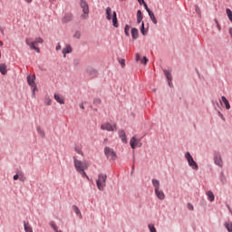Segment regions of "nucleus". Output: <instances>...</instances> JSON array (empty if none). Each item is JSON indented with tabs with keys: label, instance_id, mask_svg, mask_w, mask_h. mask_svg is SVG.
<instances>
[{
	"label": "nucleus",
	"instance_id": "nucleus-14",
	"mask_svg": "<svg viewBox=\"0 0 232 232\" xmlns=\"http://www.w3.org/2000/svg\"><path fill=\"white\" fill-rule=\"evenodd\" d=\"M27 82L29 86L35 87V75L27 76Z\"/></svg>",
	"mask_w": 232,
	"mask_h": 232
},
{
	"label": "nucleus",
	"instance_id": "nucleus-6",
	"mask_svg": "<svg viewBox=\"0 0 232 232\" xmlns=\"http://www.w3.org/2000/svg\"><path fill=\"white\" fill-rule=\"evenodd\" d=\"M80 6L83 12L81 15L82 19H88V15L90 14V6L88 5V2L85 0H81Z\"/></svg>",
	"mask_w": 232,
	"mask_h": 232
},
{
	"label": "nucleus",
	"instance_id": "nucleus-41",
	"mask_svg": "<svg viewBox=\"0 0 232 232\" xmlns=\"http://www.w3.org/2000/svg\"><path fill=\"white\" fill-rule=\"evenodd\" d=\"M46 106H50L52 104V100L48 98L45 102Z\"/></svg>",
	"mask_w": 232,
	"mask_h": 232
},
{
	"label": "nucleus",
	"instance_id": "nucleus-45",
	"mask_svg": "<svg viewBox=\"0 0 232 232\" xmlns=\"http://www.w3.org/2000/svg\"><path fill=\"white\" fill-rule=\"evenodd\" d=\"M14 180H19V175H17V174L14 175Z\"/></svg>",
	"mask_w": 232,
	"mask_h": 232
},
{
	"label": "nucleus",
	"instance_id": "nucleus-2",
	"mask_svg": "<svg viewBox=\"0 0 232 232\" xmlns=\"http://www.w3.org/2000/svg\"><path fill=\"white\" fill-rule=\"evenodd\" d=\"M152 186L154 188L155 195L159 200H164V198H166V195L164 194V191L160 189V181H159V179H153Z\"/></svg>",
	"mask_w": 232,
	"mask_h": 232
},
{
	"label": "nucleus",
	"instance_id": "nucleus-49",
	"mask_svg": "<svg viewBox=\"0 0 232 232\" xmlns=\"http://www.w3.org/2000/svg\"><path fill=\"white\" fill-rule=\"evenodd\" d=\"M138 3H140V5H142L144 3V0H138Z\"/></svg>",
	"mask_w": 232,
	"mask_h": 232
},
{
	"label": "nucleus",
	"instance_id": "nucleus-23",
	"mask_svg": "<svg viewBox=\"0 0 232 232\" xmlns=\"http://www.w3.org/2000/svg\"><path fill=\"white\" fill-rule=\"evenodd\" d=\"M149 16L150 17V21H152V23L154 24H157V18L155 17V14H153V12L149 11Z\"/></svg>",
	"mask_w": 232,
	"mask_h": 232
},
{
	"label": "nucleus",
	"instance_id": "nucleus-29",
	"mask_svg": "<svg viewBox=\"0 0 232 232\" xmlns=\"http://www.w3.org/2000/svg\"><path fill=\"white\" fill-rule=\"evenodd\" d=\"M225 227L228 232H232V223L226 222Z\"/></svg>",
	"mask_w": 232,
	"mask_h": 232
},
{
	"label": "nucleus",
	"instance_id": "nucleus-16",
	"mask_svg": "<svg viewBox=\"0 0 232 232\" xmlns=\"http://www.w3.org/2000/svg\"><path fill=\"white\" fill-rule=\"evenodd\" d=\"M221 101L227 110H231V105L229 104V101H227V98H226V96H222Z\"/></svg>",
	"mask_w": 232,
	"mask_h": 232
},
{
	"label": "nucleus",
	"instance_id": "nucleus-7",
	"mask_svg": "<svg viewBox=\"0 0 232 232\" xmlns=\"http://www.w3.org/2000/svg\"><path fill=\"white\" fill-rule=\"evenodd\" d=\"M185 158L188 160V166L192 169H195L197 171V169H198V165L197 164V161L195 160H193V156H191V154L189 152H187L185 154Z\"/></svg>",
	"mask_w": 232,
	"mask_h": 232
},
{
	"label": "nucleus",
	"instance_id": "nucleus-19",
	"mask_svg": "<svg viewBox=\"0 0 232 232\" xmlns=\"http://www.w3.org/2000/svg\"><path fill=\"white\" fill-rule=\"evenodd\" d=\"M66 53H72V46L66 45V46L63 49V57H66Z\"/></svg>",
	"mask_w": 232,
	"mask_h": 232
},
{
	"label": "nucleus",
	"instance_id": "nucleus-12",
	"mask_svg": "<svg viewBox=\"0 0 232 232\" xmlns=\"http://www.w3.org/2000/svg\"><path fill=\"white\" fill-rule=\"evenodd\" d=\"M87 73L91 79H95V77H97V75H99V72H97V70H95L93 68L87 69Z\"/></svg>",
	"mask_w": 232,
	"mask_h": 232
},
{
	"label": "nucleus",
	"instance_id": "nucleus-27",
	"mask_svg": "<svg viewBox=\"0 0 232 232\" xmlns=\"http://www.w3.org/2000/svg\"><path fill=\"white\" fill-rule=\"evenodd\" d=\"M207 196L210 202H213V200H215V195L211 191H208Z\"/></svg>",
	"mask_w": 232,
	"mask_h": 232
},
{
	"label": "nucleus",
	"instance_id": "nucleus-35",
	"mask_svg": "<svg viewBox=\"0 0 232 232\" xmlns=\"http://www.w3.org/2000/svg\"><path fill=\"white\" fill-rule=\"evenodd\" d=\"M149 229L150 232H157V229L155 228V226L150 224L149 225Z\"/></svg>",
	"mask_w": 232,
	"mask_h": 232
},
{
	"label": "nucleus",
	"instance_id": "nucleus-43",
	"mask_svg": "<svg viewBox=\"0 0 232 232\" xmlns=\"http://www.w3.org/2000/svg\"><path fill=\"white\" fill-rule=\"evenodd\" d=\"M140 61V54L136 53V63H139Z\"/></svg>",
	"mask_w": 232,
	"mask_h": 232
},
{
	"label": "nucleus",
	"instance_id": "nucleus-28",
	"mask_svg": "<svg viewBox=\"0 0 232 232\" xmlns=\"http://www.w3.org/2000/svg\"><path fill=\"white\" fill-rule=\"evenodd\" d=\"M74 151L78 153V155H84V153H82V149H81V147H75Z\"/></svg>",
	"mask_w": 232,
	"mask_h": 232
},
{
	"label": "nucleus",
	"instance_id": "nucleus-52",
	"mask_svg": "<svg viewBox=\"0 0 232 232\" xmlns=\"http://www.w3.org/2000/svg\"><path fill=\"white\" fill-rule=\"evenodd\" d=\"M0 46H3V41H0Z\"/></svg>",
	"mask_w": 232,
	"mask_h": 232
},
{
	"label": "nucleus",
	"instance_id": "nucleus-48",
	"mask_svg": "<svg viewBox=\"0 0 232 232\" xmlns=\"http://www.w3.org/2000/svg\"><path fill=\"white\" fill-rule=\"evenodd\" d=\"M218 115H219V117H221L222 119H224V115H223L220 111H218Z\"/></svg>",
	"mask_w": 232,
	"mask_h": 232
},
{
	"label": "nucleus",
	"instance_id": "nucleus-31",
	"mask_svg": "<svg viewBox=\"0 0 232 232\" xmlns=\"http://www.w3.org/2000/svg\"><path fill=\"white\" fill-rule=\"evenodd\" d=\"M124 32L125 35H127V37H130V25L125 26Z\"/></svg>",
	"mask_w": 232,
	"mask_h": 232
},
{
	"label": "nucleus",
	"instance_id": "nucleus-38",
	"mask_svg": "<svg viewBox=\"0 0 232 232\" xmlns=\"http://www.w3.org/2000/svg\"><path fill=\"white\" fill-rule=\"evenodd\" d=\"M141 64H147L148 63V59L146 58V56L143 57L142 60H140Z\"/></svg>",
	"mask_w": 232,
	"mask_h": 232
},
{
	"label": "nucleus",
	"instance_id": "nucleus-13",
	"mask_svg": "<svg viewBox=\"0 0 232 232\" xmlns=\"http://www.w3.org/2000/svg\"><path fill=\"white\" fill-rule=\"evenodd\" d=\"M119 137L121 140V141L123 142V144H127L128 143V138L126 137V132L124 130H119Z\"/></svg>",
	"mask_w": 232,
	"mask_h": 232
},
{
	"label": "nucleus",
	"instance_id": "nucleus-46",
	"mask_svg": "<svg viewBox=\"0 0 232 232\" xmlns=\"http://www.w3.org/2000/svg\"><path fill=\"white\" fill-rule=\"evenodd\" d=\"M188 209H190L191 211H193V205L188 204Z\"/></svg>",
	"mask_w": 232,
	"mask_h": 232
},
{
	"label": "nucleus",
	"instance_id": "nucleus-26",
	"mask_svg": "<svg viewBox=\"0 0 232 232\" xmlns=\"http://www.w3.org/2000/svg\"><path fill=\"white\" fill-rule=\"evenodd\" d=\"M36 131H37V133H39L40 136H42L43 138L45 137L44 130L41 128V126L36 127Z\"/></svg>",
	"mask_w": 232,
	"mask_h": 232
},
{
	"label": "nucleus",
	"instance_id": "nucleus-24",
	"mask_svg": "<svg viewBox=\"0 0 232 232\" xmlns=\"http://www.w3.org/2000/svg\"><path fill=\"white\" fill-rule=\"evenodd\" d=\"M131 35L133 39H137L139 37V29L132 28L131 29Z\"/></svg>",
	"mask_w": 232,
	"mask_h": 232
},
{
	"label": "nucleus",
	"instance_id": "nucleus-36",
	"mask_svg": "<svg viewBox=\"0 0 232 232\" xmlns=\"http://www.w3.org/2000/svg\"><path fill=\"white\" fill-rule=\"evenodd\" d=\"M73 37H75V39H81V33L80 31H76Z\"/></svg>",
	"mask_w": 232,
	"mask_h": 232
},
{
	"label": "nucleus",
	"instance_id": "nucleus-47",
	"mask_svg": "<svg viewBox=\"0 0 232 232\" xmlns=\"http://www.w3.org/2000/svg\"><path fill=\"white\" fill-rule=\"evenodd\" d=\"M56 50H57V51L61 50V44H58V45L56 46Z\"/></svg>",
	"mask_w": 232,
	"mask_h": 232
},
{
	"label": "nucleus",
	"instance_id": "nucleus-39",
	"mask_svg": "<svg viewBox=\"0 0 232 232\" xmlns=\"http://www.w3.org/2000/svg\"><path fill=\"white\" fill-rule=\"evenodd\" d=\"M221 182H222L223 184L226 183V176H224V173H221Z\"/></svg>",
	"mask_w": 232,
	"mask_h": 232
},
{
	"label": "nucleus",
	"instance_id": "nucleus-50",
	"mask_svg": "<svg viewBox=\"0 0 232 232\" xmlns=\"http://www.w3.org/2000/svg\"><path fill=\"white\" fill-rule=\"evenodd\" d=\"M80 108H81L82 110H84V105H83V104H81V105H80Z\"/></svg>",
	"mask_w": 232,
	"mask_h": 232
},
{
	"label": "nucleus",
	"instance_id": "nucleus-37",
	"mask_svg": "<svg viewBox=\"0 0 232 232\" xmlns=\"http://www.w3.org/2000/svg\"><path fill=\"white\" fill-rule=\"evenodd\" d=\"M119 63H120V64H121V67H122V68H124V66H126V62H125L124 59H120V60H119Z\"/></svg>",
	"mask_w": 232,
	"mask_h": 232
},
{
	"label": "nucleus",
	"instance_id": "nucleus-17",
	"mask_svg": "<svg viewBox=\"0 0 232 232\" xmlns=\"http://www.w3.org/2000/svg\"><path fill=\"white\" fill-rule=\"evenodd\" d=\"M73 19V15L72 14H67L63 18V23H70Z\"/></svg>",
	"mask_w": 232,
	"mask_h": 232
},
{
	"label": "nucleus",
	"instance_id": "nucleus-33",
	"mask_svg": "<svg viewBox=\"0 0 232 232\" xmlns=\"http://www.w3.org/2000/svg\"><path fill=\"white\" fill-rule=\"evenodd\" d=\"M78 173H80V175H82V177H85L87 179V180H90V177H88V175L84 172V170H82Z\"/></svg>",
	"mask_w": 232,
	"mask_h": 232
},
{
	"label": "nucleus",
	"instance_id": "nucleus-51",
	"mask_svg": "<svg viewBox=\"0 0 232 232\" xmlns=\"http://www.w3.org/2000/svg\"><path fill=\"white\" fill-rule=\"evenodd\" d=\"M26 3H32V0H25Z\"/></svg>",
	"mask_w": 232,
	"mask_h": 232
},
{
	"label": "nucleus",
	"instance_id": "nucleus-9",
	"mask_svg": "<svg viewBox=\"0 0 232 232\" xmlns=\"http://www.w3.org/2000/svg\"><path fill=\"white\" fill-rule=\"evenodd\" d=\"M101 130H105L106 131H115L117 130V124H111L110 122H105L101 125Z\"/></svg>",
	"mask_w": 232,
	"mask_h": 232
},
{
	"label": "nucleus",
	"instance_id": "nucleus-4",
	"mask_svg": "<svg viewBox=\"0 0 232 232\" xmlns=\"http://www.w3.org/2000/svg\"><path fill=\"white\" fill-rule=\"evenodd\" d=\"M107 179H108V176H106V174L98 175V179L96 180V186L100 191H104V188H106Z\"/></svg>",
	"mask_w": 232,
	"mask_h": 232
},
{
	"label": "nucleus",
	"instance_id": "nucleus-8",
	"mask_svg": "<svg viewBox=\"0 0 232 232\" xmlns=\"http://www.w3.org/2000/svg\"><path fill=\"white\" fill-rule=\"evenodd\" d=\"M104 153L109 160H115V159H117V154L115 153L113 149H111L110 147H106L104 149Z\"/></svg>",
	"mask_w": 232,
	"mask_h": 232
},
{
	"label": "nucleus",
	"instance_id": "nucleus-11",
	"mask_svg": "<svg viewBox=\"0 0 232 232\" xmlns=\"http://www.w3.org/2000/svg\"><path fill=\"white\" fill-rule=\"evenodd\" d=\"M214 162L217 166H219V168H222V166H224V161L222 160V156H220V154H218V153L215 154Z\"/></svg>",
	"mask_w": 232,
	"mask_h": 232
},
{
	"label": "nucleus",
	"instance_id": "nucleus-40",
	"mask_svg": "<svg viewBox=\"0 0 232 232\" xmlns=\"http://www.w3.org/2000/svg\"><path fill=\"white\" fill-rule=\"evenodd\" d=\"M94 104H101L102 101L99 98L94 99L93 101Z\"/></svg>",
	"mask_w": 232,
	"mask_h": 232
},
{
	"label": "nucleus",
	"instance_id": "nucleus-42",
	"mask_svg": "<svg viewBox=\"0 0 232 232\" xmlns=\"http://www.w3.org/2000/svg\"><path fill=\"white\" fill-rule=\"evenodd\" d=\"M34 89H33V94H32V96L33 97H35V90H37V86L36 85H34V87H33Z\"/></svg>",
	"mask_w": 232,
	"mask_h": 232
},
{
	"label": "nucleus",
	"instance_id": "nucleus-3",
	"mask_svg": "<svg viewBox=\"0 0 232 232\" xmlns=\"http://www.w3.org/2000/svg\"><path fill=\"white\" fill-rule=\"evenodd\" d=\"M43 43H44V40H43L41 37L36 38L34 42H32L30 38L25 39V44L27 46H29L31 50H35L37 53H41V49L35 46V44H43Z\"/></svg>",
	"mask_w": 232,
	"mask_h": 232
},
{
	"label": "nucleus",
	"instance_id": "nucleus-44",
	"mask_svg": "<svg viewBox=\"0 0 232 232\" xmlns=\"http://www.w3.org/2000/svg\"><path fill=\"white\" fill-rule=\"evenodd\" d=\"M216 21V24H217V26H218V29L220 31L221 28H220V24L218 23V21L215 20Z\"/></svg>",
	"mask_w": 232,
	"mask_h": 232
},
{
	"label": "nucleus",
	"instance_id": "nucleus-25",
	"mask_svg": "<svg viewBox=\"0 0 232 232\" xmlns=\"http://www.w3.org/2000/svg\"><path fill=\"white\" fill-rule=\"evenodd\" d=\"M24 227L25 232H34L32 227H30V224L28 223H24Z\"/></svg>",
	"mask_w": 232,
	"mask_h": 232
},
{
	"label": "nucleus",
	"instance_id": "nucleus-20",
	"mask_svg": "<svg viewBox=\"0 0 232 232\" xmlns=\"http://www.w3.org/2000/svg\"><path fill=\"white\" fill-rule=\"evenodd\" d=\"M143 16H142V12L140 10H138L137 12V23L138 24H140L142 22Z\"/></svg>",
	"mask_w": 232,
	"mask_h": 232
},
{
	"label": "nucleus",
	"instance_id": "nucleus-30",
	"mask_svg": "<svg viewBox=\"0 0 232 232\" xmlns=\"http://www.w3.org/2000/svg\"><path fill=\"white\" fill-rule=\"evenodd\" d=\"M51 226L55 232H62L61 230H59V227H57V225H55V223H51Z\"/></svg>",
	"mask_w": 232,
	"mask_h": 232
},
{
	"label": "nucleus",
	"instance_id": "nucleus-34",
	"mask_svg": "<svg viewBox=\"0 0 232 232\" xmlns=\"http://www.w3.org/2000/svg\"><path fill=\"white\" fill-rule=\"evenodd\" d=\"M140 32H141V34H142L143 35H146V34H148V33L146 32V30H144V22H142V24H141Z\"/></svg>",
	"mask_w": 232,
	"mask_h": 232
},
{
	"label": "nucleus",
	"instance_id": "nucleus-1",
	"mask_svg": "<svg viewBox=\"0 0 232 232\" xmlns=\"http://www.w3.org/2000/svg\"><path fill=\"white\" fill-rule=\"evenodd\" d=\"M107 21H112L114 28H119V21L117 20V13L111 10V7H107L106 11Z\"/></svg>",
	"mask_w": 232,
	"mask_h": 232
},
{
	"label": "nucleus",
	"instance_id": "nucleus-18",
	"mask_svg": "<svg viewBox=\"0 0 232 232\" xmlns=\"http://www.w3.org/2000/svg\"><path fill=\"white\" fill-rule=\"evenodd\" d=\"M7 72L8 70L6 69V64L0 63V73H2V75H6Z\"/></svg>",
	"mask_w": 232,
	"mask_h": 232
},
{
	"label": "nucleus",
	"instance_id": "nucleus-32",
	"mask_svg": "<svg viewBox=\"0 0 232 232\" xmlns=\"http://www.w3.org/2000/svg\"><path fill=\"white\" fill-rule=\"evenodd\" d=\"M141 5H143L146 12H148V14H150V12H151V10H150V7H148V4H146V2H143Z\"/></svg>",
	"mask_w": 232,
	"mask_h": 232
},
{
	"label": "nucleus",
	"instance_id": "nucleus-5",
	"mask_svg": "<svg viewBox=\"0 0 232 232\" xmlns=\"http://www.w3.org/2000/svg\"><path fill=\"white\" fill-rule=\"evenodd\" d=\"M73 162L74 168L78 173L80 171H85V169H88V163H86V161H81L77 160V158H73Z\"/></svg>",
	"mask_w": 232,
	"mask_h": 232
},
{
	"label": "nucleus",
	"instance_id": "nucleus-21",
	"mask_svg": "<svg viewBox=\"0 0 232 232\" xmlns=\"http://www.w3.org/2000/svg\"><path fill=\"white\" fill-rule=\"evenodd\" d=\"M72 210L74 211V213L80 217V218H82V214H81V210L79 209V208L75 205L72 206Z\"/></svg>",
	"mask_w": 232,
	"mask_h": 232
},
{
	"label": "nucleus",
	"instance_id": "nucleus-10",
	"mask_svg": "<svg viewBox=\"0 0 232 232\" xmlns=\"http://www.w3.org/2000/svg\"><path fill=\"white\" fill-rule=\"evenodd\" d=\"M130 148L132 150H135L136 148H140L142 146V142H140V140L132 137L130 140Z\"/></svg>",
	"mask_w": 232,
	"mask_h": 232
},
{
	"label": "nucleus",
	"instance_id": "nucleus-22",
	"mask_svg": "<svg viewBox=\"0 0 232 232\" xmlns=\"http://www.w3.org/2000/svg\"><path fill=\"white\" fill-rule=\"evenodd\" d=\"M54 99L57 102H59V104H64V99L59 94H54Z\"/></svg>",
	"mask_w": 232,
	"mask_h": 232
},
{
	"label": "nucleus",
	"instance_id": "nucleus-15",
	"mask_svg": "<svg viewBox=\"0 0 232 232\" xmlns=\"http://www.w3.org/2000/svg\"><path fill=\"white\" fill-rule=\"evenodd\" d=\"M163 72L169 81V86H171V81L173 80V77L171 76V72H169V71H167V70H164Z\"/></svg>",
	"mask_w": 232,
	"mask_h": 232
}]
</instances>
